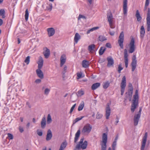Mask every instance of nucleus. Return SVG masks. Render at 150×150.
Here are the masks:
<instances>
[{"label":"nucleus","mask_w":150,"mask_h":150,"mask_svg":"<svg viewBox=\"0 0 150 150\" xmlns=\"http://www.w3.org/2000/svg\"><path fill=\"white\" fill-rule=\"evenodd\" d=\"M105 46L108 48H110L111 47V45L109 43H107L105 45Z\"/></svg>","instance_id":"nucleus-60"},{"label":"nucleus","mask_w":150,"mask_h":150,"mask_svg":"<svg viewBox=\"0 0 150 150\" xmlns=\"http://www.w3.org/2000/svg\"><path fill=\"white\" fill-rule=\"evenodd\" d=\"M129 89V90H133V88L132 87V85L131 83H129L128 85Z\"/></svg>","instance_id":"nucleus-53"},{"label":"nucleus","mask_w":150,"mask_h":150,"mask_svg":"<svg viewBox=\"0 0 150 150\" xmlns=\"http://www.w3.org/2000/svg\"><path fill=\"white\" fill-rule=\"evenodd\" d=\"M128 54L127 50L126 49H125L124 50V58L125 60V66L127 68L128 67Z\"/></svg>","instance_id":"nucleus-11"},{"label":"nucleus","mask_w":150,"mask_h":150,"mask_svg":"<svg viewBox=\"0 0 150 150\" xmlns=\"http://www.w3.org/2000/svg\"><path fill=\"white\" fill-rule=\"evenodd\" d=\"M95 45L94 44L90 45L88 46V50L90 52H91L95 48Z\"/></svg>","instance_id":"nucleus-35"},{"label":"nucleus","mask_w":150,"mask_h":150,"mask_svg":"<svg viewBox=\"0 0 150 150\" xmlns=\"http://www.w3.org/2000/svg\"><path fill=\"white\" fill-rule=\"evenodd\" d=\"M108 61V64L107 66L108 67H112L114 63V60L112 57H108L107 58Z\"/></svg>","instance_id":"nucleus-17"},{"label":"nucleus","mask_w":150,"mask_h":150,"mask_svg":"<svg viewBox=\"0 0 150 150\" xmlns=\"http://www.w3.org/2000/svg\"><path fill=\"white\" fill-rule=\"evenodd\" d=\"M115 32L114 31H109V33L110 34V35H111L113 36L115 34Z\"/></svg>","instance_id":"nucleus-61"},{"label":"nucleus","mask_w":150,"mask_h":150,"mask_svg":"<svg viewBox=\"0 0 150 150\" xmlns=\"http://www.w3.org/2000/svg\"><path fill=\"white\" fill-rule=\"evenodd\" d=\"M124 33L123 31H122L120 33V36H119V40H118L119 41H123L124 40Z\"/></svg>","instance_id":"nucleus-37"},{"label":"nucleus","mask_w":150,"mask_h":150,"mask_svg":"<svg viewBox=\"0 0 150 150\" xmlns=\"http://www.w3.org/2000/svg\"><path fill=\"white\" fill-rule=\"evenodd\" d=\"M149 4V0H146L145 5L146 6H148Z\"/></svg>","instance_id":"nucleus-59"},{"label":"nucleus","mask_w":150,"mask_h":150,"mask_svg":"<svg viewBox=\"0 0 150 150\" xmlns=\"http://www.w3.org/2000/svg\"><path fill=\"white\" fill-rule=\"evenodd\" d=\"M67 144L66 143L63 142L61 145L60 148L59 150H63L66 146Z\"/></svg>","instance_id":"nucleus-38"},{"label":"nucleus","mask_w":150,"mask_h":150,"mask_svg":"<svg viewBox=\"0 0 150 150\" xmlns=\"http://www.w3.org/2000/svg\"><path fill=\"white\" fill-rule=\"evenodd\" d=\"M81 36L78 33H76L75 35L74 40L75 42L77 43L78 40L80 39Z\"/></svg>","instance_id":"nucleus-27"},{"label":"nucleus","mask_w":150,"mask_h":150,"mask_svg":"<svg viewBox=\"0 0 150 150\" xmlns=\"http://www.w3.org/2000/svg\"><path fill=\"white\" fill-rule=\"evenodd\" d=\"M127 0H123V12L124 15H126L127 13Z\"/></svg>","instance_id":"nucleus-14"},{"label":"nucleus","mask_w":150,"mask_h":150,"mask_svg":"<svg viewBox=\"0 0 150 150\" xmlns=\"http://www.w3.org/2000/svg\"><path fill=\"white\" fill-rule=\"evenodd\" d=\"M102 117V115L99 113L98 112H97L96 114V118L98 119L101 118Z\"/></svg>","instance_id":"nucleus-50"},{"label":"nucleus","mask_w":150,"mask_h":150,"mask_svg":"<svg viewBox=\"0 0 150 150\" xmlns=\"http://www.w3.org/2000/svg\"><path fill=\"white\" fill-rule=\"evenodd\" d=\"M140 37L141 38H143L144 36L145 30L143 26H142L140 28Z\"/></svg>","instance_id":"nucleus-24"},{"label":"nucleus","mask_w":150,"mask_h":150,"mask_svg":"<svg viewBox=\"0 0 150 150\" xmlns=\"http://www.w3.org/2000/svg\"><path fill=\"white\" fill-rule=\"evenodd\" d=\"M67 67L66 65H64V68L62 72V74H65L67 72Z\"/></svg>","instance_id":"nucleus-45"},{"label":"nucleus","mask_w":150,"mask_h":150,"mask_svg":"<svg viewBox=\"0 0 150 150\" xmlns=\"http://www.w3.org/2000/svg\"><path fill=\"white\" fill-rule=\"evenodd\" d=\"M84 139L83 137L82 138L80 139L79 144L76 146L74 150H79L81 149H84L86 148L88 145V142L86 141H85L83 142Z\"/></svg>","instance_id":"nucleus-2"},{"label":"nucleus","mask_w":150,"mask_h":150,"mask_svg":"<svg viewBox=\"0 0 150 150\" xmlns=\"http://www.w3.org/2000/svg\"><path fill=\"white\" fill-rule=\"evenodd\" d=\"M116 142H115V141H114V142H113V144H112V147H116V146L117 144Z\"/></svg>","instance_id":"nucleus-62"},{"label":"nucleus","mask_w":150,"mask_h":150,"mask_svg":"<svg viewBox=\"0 0 150 150\" xmlns=\"http://www.w3.org/2000/svg\"><path fill=\"white\" fill-rule=\"evenodd\" d=\"M44 60L42 57L41 56L39 57L38 61L37 63L38 69H41L43 65Z\"/></svg>","instance_id":"nucleus-15"},{"label":"nucleus","mask_w":150,"mask_h":150,"mask_svg":"<svg viewBox=\"0 0 150 150\" xmlns=\"http://www.w3.org/2000/svg\"><path fill=\"white\" fill-rule=\"evenodd\" d=\"M89 64V62L86 60H83L82 62V65L83 67L85 68L88 67Z\"/></svg>","instance_id":"nucleus-22"},{"label":"nucleus","mask_w":150,"mask_h":150,"mask_svg":"<svg viewBox=\"0 0 150 150\" xmlns=\"http://www.w3.org/2000/svg\"><path fill=\"white\" fill-rule=\"evenodd\" d=\"M43 54H44L45 58H48L50 54V50L47 47H45L43 48Z\"/></svg>","instance_id":"nucleus-12"},{"label":"nucleus","mask_w":150,"mask_h":150,"mask_svg":"<svg viewBox=\"0 0 150 150\" xmlns=\"http://www.w3.org/2000/svg\"><path fill=\"white\" fill-rule=\"evenodd\" d=\"M52 132L50 129H48L47 131L46 140L47 141L50 140L52 137Z\"/></svg>","instance_id":"nucleus-21"},{"label":"nucleus","mask_w":150,"mask_h":150,"mask_svg":"<svg viewBox=\"0 0 150 150\" xmlns=\"http://www.w3.org/2000/svg\"><path fill=\"white\" fill-rule=\"evenodd\" d=\"M8 137L10 139H12L13 138V136L12 134L8 133L7 134Z\"/></svg>","instance_id":"nucleus-52"},{"label":"nucleus","mask_w":150,"mask_h":150,"mask_svg":"<svg viewBox=\"0 0 150 150\" xmlns=\"http://www.w3.org/2000/svg\"><path fill=\"white\" fill-rule=\"evenodd\" d=\"M107 18L109 22V24L111 25L113 19L112 15L111 12H109L107 13Z\"/></svg>","instance_id":"nucleus-20"},{"label":"nucleus","mask_w":150,"mask_h":150,"mask_svg":"<svg viewBox=\"0 0 150 150\" xmlns=\"http://www.w3.org/2000/svg\"><path fill=\"white\" fill-rule=\"evenodd\" d=\"M48 35L49 37L52 36L55 33V30L53 28H49L47 29Z\"/></svg>","instance_id":"nucleus-16"},{"label":"nucleus","mask_w":150,"mask_h":150,"mask_svg":"<svg viewBox=\"0 0 150 150\" xmlns=\"http://www.w3.org/2000/svg\"><path fill=\"white\" fill-rule=\"evenodd\" d=\"M100 84L99 83H94L91 86V88L92 90H95L99 87Z\"/></svg>","instance_id":"nucleus-28"},{"label":"nucleus","mask_w":150,"mask_h":150,"mask_svg":"<svg viewBox=\"0 0 150 150\" xmlns=\"http://www.w3.org/2000/svg\"><path fill=\"white\" fill-rule=\"evenodd\" d=\"M123 41H118V43L119 45L120 46L122 49H123Z\"/></svg>","instance_id":"nucleus-48"},{"label":"nucleus","mask_w":150,"mask_h":150,"mask_svg":"<svg viewBox=\"0 0 150 150\" xmlns=\"http://www.w3.org/2000/svg\"><path fill=\"white\" fill-rule=\"evenodd\" d=\"M3 23V21L1 19H0V26H1Z\"/></svg>","instance_id":"nucleus-63"},{"label":"nucleus","mask_w":150,"mask_h":150,"mask_svg":"<svg viewBox=\"0 0 150 150\" xmlns=\"http://www.w3.org/2000/svg\"><path fill=\"white\" fill-rule=\"evenodd\" d=\"M84 103L82 101L79 104L78 108V110L79 111H80L82 110L84 106Z\"/></svg>","instance_id":"nucleus-31"},{"label":"nucleus","mask_w":150,"mask_h":150,"mask_svg":"<svg viewBox=\"0 0 150 150\" xmlns=\"http://www.w3.org/2000/svg\"><path fill=\"white\" fill-rule=\"evenodd\" d=\"M133 90L128 89L127 92L126 93V95L125 98V100H127L128 99L130 101L131 100Z\"/></svg>","instance_id":"nucleus-10"},{"label":"nucleus","mask_w":150,"mask_h":150,"mask_svg":"<svg viewBox=\"0 0 150 150\" xmlns=\"http://www.w3.org/2000/svg\"><path fill=\"white\" fill-rule=\"evenodd\" d=\"M135 41L134 39L132 38L130 41L129 46V53H132L135 50Z\"/></svg>","instance_id":"nucleus-6"},{"label":"nucleus","mask_w":150,"mask_h":150,"mask_svg":"<svg viewBox=\"0 0 150 150\" xmlns=\"http://www.w3.org/2000/svg\"><path fill=\"white\" fill-rule=\"evenodd\" d=\"M46 118L45 116L43 117L41 122V127L42 129H44L46 126Z\"/></svg>","instance_id":"nucleus-25"},{"label":"nucleus","mask_w":150,"mask_h":150,"mask_svg":"<svg viewBox=\"0 0 150 150\" xmlns=\"http://www.w3.org/2000/svg\"><path fill=\"white\" fill-rule=\"evenodd\" d=\"M99 28L98 27H96L93 28H92L88 30L86 32L87 34H88L90 33V32H92L93 31L97 30Z\"/></svg>","instance_id":"nucleus-33"},{"label":"nucleus","mask_w":150,"mask_h":150,"mask_svg":"<svg viewBox=\"0 0 150 150\" xmlns=\"http://www.w3.org/2000/svg\"><path fill=\"white\" fill-rule=\"evenodd\" d=\"M98 40L101 42H103L106 40L107 38L104 36L100 35L98 37Z\"/></svg>","instance_id":"nucleus-32"},{"label":"nucleus","mask_w":150,"mask_h":150,"mask_svg":"<svg viewBox=\"0 0 150 150\" xmlns=\"http://www.w3.org/2000/svg\"><path fill=\"white\" fill-rule=\"evenodd\" d=\"M141 111L142 108H140L138 113L134 116V125L135 126H136L138 125V122L141 116Z\"/></svg>","instance_id":"nucleus-5"},{"label":"nucleus","mask_w":150,"mask_h":150,"mask_svg":"<svg viewBox=\"0 0 150 150\" xmlns=\"http://www.w3.org/2000/svg\"><path fill=\"white\" fill-rule=\"evenodd\" d=\"M81 18H83L85 19H86V18L85 16L82 15H79V17H78V20H79Z\"/></svg>","instance_id":"nucleus-55"},{"label":"nucleus","mask_w":150,"mask_h":150,"mask_svg":"<svg viewBox=\"0 0 150 150\" xmlns=\"http://www.w3.org/2000/svg\"><path fill=\"white\" fill-rule=\"evenodd\" d=\"M36 73L38 77L40 79H43L44 78V75L42 72L41 70V69H38L36 70Z\"/></svg>","instance_id":"nucleus-19"},{"label":"nucleus","mask_w":150,"mask_h":150,"mask_svg":"<svg viewBox=\"0 0 150 150\" xmlns=\"http://www.w3.org/2000/svg\"><path fill=\"white\" fill-rule=\"evenodd\" d=\"M18 129L20 132L21 133H22V132H23L24 131L23 127L21 126H19Z\"/></svg>","instance_id":"nucleus-54"},{"label":"nucleus","mask_w":150,"mask_h":150,"mask_svg":"<svg viewBox=\"0 0 150 150\" xmlns=\"http://www.w3.org/2000/svg\"><path fill=\"white\" fill-rule=\"evenodd\" d=\"M137 61L136 60V57L135 55L133 56L132 61L131 63L132 71H134L135 69L137 66Z\"/></svg>","instance_id":"nucleus-8"},{"label":"nucleus","mask_w":150,"mask_h":150,"mask_svg":"<svg viewBox=\"0 0 150 150\" xmlns=\"http://www.w3.org/2000/svg\"><path fill=\"white\" fill-rule=\"evenodd\" d=\"M83 117H77L74 120V123H75L78 121L81 120L83 118Z\"/></svg>","instance_id":"nucleus-49"},{"label":"nucleus","mask_w":150,"mask_h":150,"mask_svg":"<svg viewBox=\"0 0 150 150\" xmlns=\"http://www.w3.org/2000/svg\"><path fill=\"white\" fill-rule=\"evenodd\" d=\"M77 76L78 77V79H80L82 77V74L81 73H78L77 74Z\"/></svg>","instance_id":"nucleus-57"},{"label":"nucleus","mask_w":150,"mask_h":150,"mask_svg":"<svg viewBox=\"0 0 150 150\" xmlns=\"http://www.w3.org/2000/svg\"><path fill=\"white\" fill-rule=\"evenodd\" d=\"M25 20L27 21H28V16H29V13L28 9H26L25 11Z\"/></svg>","instance_id":"nucleus-40"},{"label":"nucleus","mask_w":150,"mask_h":150,"mask_svg":"<svg viewBox=\"0 0 150 150\" xmlns=\"http://www.w3.org/2000/svg\"><path fill=\"white\" fill-rule=\"evenodd\" d=\"M92 128V126L90 124H87L83 128L81 133L84 135L88 134L91 132Z\"/></svg>","instance_id":"nucleus-3"},{"label":"nucleus","mask_w":150,"mask_h":150,"mask_svg":"<svg viewBox=\"0 0 150 150\" xmlns=\"http://www.w3.org/2000/svg\"><path fill=\"white\" fill-rule=\"evenodd\" d=\"M80 129H79L78 130L77 132L76 133L74 140V142L75 143H76L77 141L78 140L80 137Z\"/></svg>","instance_id":"nucleus-23"},{"label":"nucleus","mask_w":150,"mask_h":150,"mask_svg":"<svg viewBox=\"0 0 150 150\" xmlns=\"http://www.w3.org/2000/svg\"><path fill=\"white\" fill-rule=\"evenodd\" d=\"M123 69V68L122 67V65L120 64L118 66V72L119 73H120L121 71Z\"/></svg>","instance_id":"nucleus-47"},{"label":"nucleus","mask_w":150,"mask_h":150,"mask_svg":"<svg viewBox=\"0 0 150 150\" xmlns=\"http://www.w3.org/2000/svg\"><path fill=\"white\" fill-rule=\"evenodd\" d=\"M5 12L3 9H1L0 10V16H1L2 18H4L5 17Z\"/></svg>","instance_id":"nucleus-36"},{"label":"nucleus","mask_w":150,"mask_h":150,"mask_svg":"<svg viewBox=\"0 0 150 150\" xmlns=\"http://www.w3.org/2000/svg\"><path fill=\"white\" fill-rule=\"evenodd\" d=\"M107 140V134L104 133L103 134L102 137V142L103 144H106Z\"/></svg>","instance_id":"nucleus-26"},{"label":"nucleus","mask_w":150,"mask_h":150,"mask_svg":"<svg viewBox=\"0 0 150 150\" xmlns=\"http://www.w3.org/2000/svg\"><path fill=\"white\" fill-rule=\"evenodd\" d=\"M147 31H149L150 30V9L148 8L146 18Z\"/></svg>","instance_id":"nucleus-7"},{"label":"nucleus","mask_w":150,"mask_h":150,"mask_svg":"<svg viewBox=\"0 0 150 150\" xmlns=\"http://www.w3.org/2000/svg\"><path fill=\"white\" fill-rule=\"evenodd\" d=\"M118 135H117V136H116V137H115V138L114 141H115V142H117V140L118 138Z\"/></svg>","instance_id":"nucleus-64"},{"label":"nucleus","mask_w":150,"mask_h":150,"mask_svg":"<svg viewBox=\"0 0 150 150\" xmlns=\"http://www.w3.org/2000/svg\"><path fill=\"white\" fill-rule=\"evenodd\" d=\"M76 106V104H75L73 106L71 107V109L70 110V111H69V113L71 114L73 112V110H74L75 107Z\"/></svg>","instance_id":"nucleus-51"},{"label":"nucleus","mask_w":150,"mask_h":150,"mask_svg":"<svg viewBox=\"0 0 150 150\" xmlns=\"http://www.w3.org/2000/svg\"><path fill=\"white\" fill-rule=\"evenodd\" d=\"M30 57L28 56L25 60V62L27 64H28L30 62Z\"/></svg>","instance_id":"nucleus-42"},{"label":"nucleus","mask_w":150,"mask_h":150,"mask_svg":"<svg viewBox=\"0 0 150 150\" xmlns=\"http://www.w3.org/2000/svg\"><path fill=\"white\" fill-rule=\"evenodd\" d=\"M47 9L50 11L52 8V4H50L47 6Z\"/></svg>","instance_id":"nucleus-44"},{"label":"nucleus","mask_w":150,"mask_h":150,"mask_svg":"<svg viewBox=\"0 0 150 150\" xmlns=\"http://www.w3.org/2000/svg\"><path fill=\"white\" fill-rule=\"evenodd\" d=\"M147 137V132H146L142 139L141 150H144V149Z\"/></svg>","instance_id":"nucleus-9"},{"label":"nucleus","mask_w":150,"mask_h":150,"mask_svg":"<svg viewBox=\"0 0 150 150\" xmlns=\"http://www.w3.org/2000/svg\"><path fill=\"white\" fill-rule=\"evenodd\" d=\"M126 86V77L125 76H123L122 82L120 84L121 87V95H123L124 93L125 88Z\"/></svg>","instance_id":"nucleus-4"},{"label":"nucleus","mask_w":150,"mask_h":150,"mask_svg":"<svg viewBox=\"0 0 150 150\" xmlns=\"http://www.w3.org/2000/svg\"><path fill=\"white\" fill-rule=\"evenodd\" d=\"M110 114V104L108 103L107 104V107L106 108V119H108Z\"/></svg>","instance_id":"nucleus-13"},{"label":"nucleus","mask_w":150,"mask_h":150,"mask_svg":"<svg viewBox=\"0 0 150 150\" xmlns=\"http://www.w3.org/2000/svg\"><path fill=\"white\" fill-rule=\"evenodd\" d=\"M106 144H101V150H106Z\"/></svg>","instance_id":"nucleus-43"},{"label":"nucleus","mask_w":150,"mask_h":150,"mask_svg":"<svg viewBox=\"0 0 150 150\" xmlns=\"http://www.w3.org/2000/svg\"><path fill=\"white\" fill-rule=\"evenodd\" d=\"M110 85V83L109 81H107L104 83L103 85V88H104L106 89Z\"/></svg>","instance_id":"nucleus-39"},{"label":"nucleus","mask_w":150,"mask_h":150,"mask_svg":"<svg viewBox=\"0 0 150 150\" xmlns=\"http://www.w3.org/2000/svg\"><path fill=\"white\" fill-rule=\"evenodd\" d=\"M52 121L51 116L50 114H48L47 118V123L50 124Z\"/></svg>","instance_id":"nucleus-34"},{"label":"nucleus","mask_w":150,"mask_h":150,"mask_svg":"<svg viewBox=\"0 0 150 150\" xmlns=\"http://www.w3.org/2000/svg\"><path fill=\"white\" fill-rule=\"evenodd\" d=\"M106 48L104 47H102L100 48L99 52V53L100 55H102L104 53V52L106 50Z\"/></svg>","instance_id":"nucleus-30"},{"label":"nucleus","mask_w":150,"mask_h":150,"mask_svg":"<svg viewBox=\"0 0 150 150\" xmlns=\"http://www.w3.org/2000/svg\"><path fill=\"white\" fill-rule=\"evenodd\" d=\"M41 81V80L39 79H37L35 81V82L36 83H40Z\"/></svg>","instance_id":"nucleus-58"},{"label":"nucleus","mask_w":150,"mask_h":150,"mask_svg":"<svg viewBox=\"0 0 150 150\" xmlns=\"http://www.w3.org/2000/svg\"><path fill=\"white\" fill-rule=\"evenodd\" d=\"M37 134L39 136H42V130H40L39 131L38 129L37 130Z\"/></svg>","instance_id":"nucleus-46"},{"label":"nucleus","mask_w":150,"mask_h":150,"mask_svg":"<svg viewBox=\"0 0 150 150\" xmlns=\"http://www.w3.org/2000/svg\"><path fill=\"white\" fill-rule=\"evenodd\" d=\"M119 119L118 117L117 116H116V121L115 122V124L116 125L117 124V123L119 122Z\"/></svg>","instance_id":"nucleus-56"},{"label":"nucleus","mask_w":150,"mask_h":150,"mask_svg":"<svg viewBox=\"0 0 150 150\" xmlns=\"http://www.w3.org/2000/svg\"><path fill=\"white\" fill-rule=\"evenodd\" d=\"M139 96L138 90L135 91V94L133 96L132 103L131 105V110L132 112H133L137 107L138 106Z\"/></svg>","instance_id":"nucleus-1"},{"label":"nucleus","mask_w":150,"mask_h":150,"mask_svg":"<svg viewBox=\"0 0 150 150\" xmlns=\"http://www.w3.org/2000/svg\"><path fill=\"white\" fill-rule=\"evenodd\" d=\"M50 89L48 88H46L44 91V94L46 96H47L50 92Z\"/></svg>","instance_id":"nucleus-41"},{"label":"nucleus","mask_w":150,"mask_h":150,"mask_svg":"<svg viewBox=\"0 0 150 150\" xmlns=\"http://www.w3.org/2000/svg\"><path fill=\"white\" fill-rule=\"evenodd\" d=\"M135 16L137 18V21H139L141 20L142 18L140 15L138 10L136 11Z\"/></svg>","instance_id":"nucleus-29"},{"label":"nucleus","mask_w":150,"mask_h":150,"mask_svg":"<svg viewBox=\"0 0 150 150\" xmlns=\"http://www.w3.org/2000/svg\"><path fill=\"white\" fill-rule=\"evenodd\" d=\"M66 59V57L65 54H63L60 57V66L62 67L65 63Z\"/></svg>","instance_id":"nucleus-18"}]
</instances>
